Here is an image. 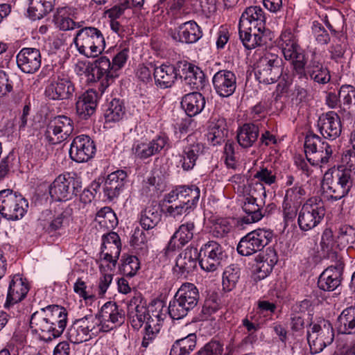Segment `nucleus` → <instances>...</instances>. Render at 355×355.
Listing matches in <instances>:
<instances>
[{
	"mask_svg": "<svg viewBox=\"0 0 355 355\" xmlns=\"http://www.w3.org/2000/svg\"><path fill=\"white\" fill-rule=\"evenodd\" d=\"M282 60L279 58L278 55L272 53H267L261 58H260L255 72L256 77H259L261 75V70L263 68L264 70L269 69L272 65L275 64H281Z\"/></svg>",
	"mask_w": 355,
	"mask_h": 355,
	"instance_id": "0e129e2a",
	"label": "nucleus"
},
{
	"mask_svg": "<svg viewBox=\"0 0 355 355\" xmlns=\"http://www.w3.org/2000/svg\"><path fill=\"white\" fill-rule=\"evenodd\" d=\"M149 233L136 227L130 239V244L136 250H146L149 239Z\"/></svg>",
	"mask_w": 355,
	"mask_h": 355,
	"instance_id": "bf43d9fd",
	"label": "nucleus"
},
{
	"mask_svg": "<svg viewBox=\"0 0 355 355\" xmlns=\"http://www.w3.org/2000/svg\"><path fill=\"white\" fill-rule=\"evenodd\" d=\"M74 91V85L69 78L58 76L49 81L44 94L51 100H65L70 98Z\"/></svg>",
	"mask_w": 355,
	"mask_h": 355,
	"instance_id": "2eb2a0df",
	"label": "nucleus"
},
{
	"mask_svg": "<svg viewBox=\"0 0 355 355\" xmlns=\"http://www.w3.org/2000/svg\"><path fill=\"white\" fill-rule=\"evenodd\" d=\"M166 315V309L162 302L150 304L146 308L139 299H133L128 305V315L132 327L140 329L146 322L142 346L147 347L159 332Z\"/></svg>",
	"mask_w": 355,
	"mask_h": 355,
	"instance_id": "f257e3e1",
	"label": "nucleus"
},
{
	"mask_svg": "<svg viewBox=\"0 0 355 355\" xmlns=\"http://www.w3.org/2000/svg\"><path fill=\"white\" fill-rule=\"evenodd\" d=\"M98 95L94 89H89L80 95L76 103V114L79 119L87 120L94 114Z\"/></svg>",
	"mask_w": 355,
	"mask_h": 355,
	"instance_id": "5701e85b",
	"label": "nucleus"
},
{
	"mask_svg": "<svg viewBox=\"0 0 355 355\" xmlns=\"http://www.w3.org/2000/svg\"><path fill=\"white\" fill-rule=\"evenodd\" d=\"M338 330L342 334H352L355 333V307L345 309L338 319Z\"/></svg>",
	"mask_w": 355,
	"mask_h": 355,
	"instance_id": "ea45409f",
	"label": "nucleus"
},
{
	"mask_svg": "<svg viewBox=\"0 0 355 355\" xmlns=\"http://www.w3.org/2000/svg\"><path fill=\"white\" fill-rule=\"evenodd\" d=\"M266 19L264 12L260 6H250L242 13L239 28L246 30H265Z\"/></svg>",
	"mask_w": 355,
	"mask_h": 355,
	"instance_id": "a211bd4d",
	"label": "nucleus"
},
{
	"mask_svg": "<svg viewBox=\"0 0 355 355\" xmlns=\"http://www.w3.org/2000/svg\"><path fill=\"white\" fill-rule=\"evenodd\" d=\"M318 127L321 135L327 139L334 140L341 133V121L335 112L331 111L322 114L318 121Z\"/></svg>",
	"mask_w": 355,
	"mask_h": 355,
	"instance_id": "aec40b11",
	"label": "nucleus"
},
{
	"mask_svg": "<svg viewBox=\"0 0 355 355\" xmlns=\"http://www.w3.org/2000/svg\"><path fill=\"white\" fill-rule=\"evenodd\" d=\"M28 291L29 286L26 279H23L19 275H14L9 284L3 307L10 310L26 297Z\"/></svg>",
	"mask_w": 355,
	"mask_h": 355,
	"instance_id": "dca6fc26",
	"label": "nucleus"
},
{
	"mask_svg": "<svg viewBox=\"0 0 355 355\" xmlns=\"http://www.w3.org/2000/svg\"><path fill=\"white\" fill-rule=\"evenodd\" d=\"M193 210L190 205H188L184 201L178 205H170L166 209L165 213L167 216L175 218L183 214L187 215Z\"/></svg>",
	"mask_w": 355,
	"mask_h": 355,
	"instance_id": "69168bd1",
	"label": "nucleus"
},
{
	"mask_svg": "<svg viewBox=\"0 0 355 355\" xmlns=\"http://www.w3.org/2000/svg\"><path fill=\"white\" fill-rule=\"evenodd\" d=\"M111 301L107 302L101 307L98 314V320L100 321L99 330L102 332H109L111 330L110 322L111 320Z\"/></svg>",
	"mask_w": 355,
	"mask_h": 355,
	"instance_id": "680f3d73",
	"label": "nucleus"
},
{
	"mask_svg": "<svg viewBox=\"0 0 355 355\" xmlns=\"http://www.w3.org/2000/svg\"><path fill=\"white\" fill-rule=\"evenodd\" d=\"M28 202L21 194L11 189L0 191V214L7 220H18L27 212Z\"/></svg>",
	"mask_w": 355,
	"mask_h": 355,
	"instance_id": "0eeeda50",
	"label": "nucleus"
},
{
	"mask_svg": "<svg viewBox=\"0 0 355 355\" xmlns=\"http://www.w3.org/2000/svg\"><path fill=\"white\" fill-rule=\"evenodd\" d=\"M304 152L306 161L303 159H297L295 163L297 168L306 177L311 175L313 166L327 163L332 155V150L329 144L317 135L306 136L304 142Z\"/></svg>",
	"mask_w": 355,
	"mask_h": 355,
	"instance_id": "20e7f679",
	"label": "nucleus"
},
{
	"mask_svg": "<svg viewBox=\"0 0 355 355\" xmlns=\"http://www.w3.org/2000/svg\"><path fill=\"white\" fill-rule=\"evenodd\" d=\"M92 78L98 85V92L103 95L110 86L111 78V62L106 56H101L95 61V67L92 69Z\"/></svg>",
	"mask_w": 355,
	"mask_h": 355,
	"instance_id": "412c9836",
	"label": "nucleus"
},
{
	"mask_svg": "<svg viewBox=\"0 0 355 355\" xmlns=\"http://www.w3.org/2000/svg\"><path fill=\"white\" fill-rule=\"evenodd\" d=\"M255 271L259 279L266 277L272 270L277 262V257L273 250H267L266 253L259 254L256 258Z\"/></svg>",
	"mask_w": 355,
	"mask_h": 355,
	"instance_id": "c756f323",
	"label": "nucleus"
},
{
	"mask_svg": "<svg viewBox=\"0 0 355 355\" xmlns=\"http://www.w3.org/2000/svg\"><path fill=\"white\" fill-rule=\"evenodd\" d=\"M61 209L60 212H58L53 216L48 225L44 227L48 233L51 234L62 230L69 225L73 214V209L71 206H67L65 208L62 207Z\"/></svg>",
	"mask_w": 355,
	"mask_h": 355,
	"instance_id": "c9c22d12",
	"label": "nucleus"
},
{
	"mask_svg": "<svg viewBox=\"0 0 355 355\" xmlns=\"http://www.w3.org/2000/svg\"><path fill=\"white\" fill-rule=\"evenodd\" d=\"M254 178L257 179L259 183L257 185L262 191V193L264 196H266V191L263 184L270 186L275 184L277 180V177L273 171L267 168H261L254 175Z\"/></svg>",
	"mask_w": 355,
	"mask_h": 355,
	"instance_id": "5fc2aeb1",
	"label": "nucleus"
},
{
	"mask_svg": "<svg viewBox=\"0 0 355 355\" xmlns=\"http://www.w3.org/2000/svg\"><path fill=\"white\" fill-rule=\"evenodd\" d=\"M258 128L252 124H244L237 132V141L239 145L243 148H249L252 146L258 137Z\"/></svg>",
	"mask_w": 355,
	"mask_h": 355,
	"instance_id": "a19ab883",
	"label": "nucleus"
},
{
	"mask_svg": "<svg viewBox=\"0 0 355 355\" xmlns=\"http://www.w3.org/2000/svg\"><path fill=\"white\" fill-rule=\"evenodd\" d=\"M261 75L257 78L260 82L266 84H272L276 82L282 73V69L281 64H275L271 67L266 70H261Z\"/></svg>",
	"mask_w": 355,
	"mask_h": 355,
	"instance_id": "13d9d810",
	"label": "nucleus"
},
{
	"mask_svg": "<svg viewBox=\"0 0 355 355\" xmlns=\"http://www.w3.org/2000/svg\"><path fill=\"white\" fill-rule=\"evenodd\" d=\"M73 129V121L70 117L58 115L49 121L44 137L51 144H60L68 139Z\"/></svg>",
	"mask_w": 355,
	"mask_h": 355,
	"instance_id": "9b49d317",
	"label": "nucleus"
},
{
	"mask_svg": "<svg viewBox=\"0 0 355 355\" xmlns=\"http://www.w3.org/2000/svg\"><path fill=\"white\" fill-rule=\"evenodd\" d=\"M74 43L80 54L87 58L96 57L105 47V40L101 32L94 27H85L79 30Z\"/></svg>",
	"mask_w": 355,
	"mask_h": 355,
	"instance_id": "423d86ee",
	"label": "nucleus"
},
{
	"mask_svg": "<svg viewBox=\"0 0 355 355\" xmlns=\"http://www.w3.org/2000/svg\"><path fill=\"white\" fill-rule=\"evenodd\" d=\"M203 150L204 146L199 142H195L186 146L180 161L182 168L184 171L192 169L196 165L198 157L202 153Z\"/></svg>",
	"mask_w": 355,
	"mask_h": 355,
	"instance_id": "72a5a7b5",
	"label": "nucleus"
},
{
	"mask_svg": "<svg viewBox=\"0 0 355 355\" xmlns=\"http://www.w3.org/2000/svg\"><path fill=\"white\" fill-rule=\"evenodd\" d=\"M273 234L266 229H257L243 237L237 246L238 252L243 256L261 250L272 239Z\"/></svg>",
	"mask_w": 355,
	"mask_h": 355,
	"instance_id": "f8f14e48",
	"label": "nucleus"
},
{
	"mask_svg": "<svg viewBox=\"0 0 355 355\" xmlns=\"http://www.w3.org/2000/svg\"><path fill=\"white\" fill-rule=\"evenodd\" d=\"M320 245L321 250L328 255L331 253H336L337 250H341L338 239L334 236V232L331 227H326L323 230Z\"/></svg>",
	"mask_w": 355,
	"mask_h": 355,
	"instance_id": "a18cd8bd",
	"label": "nucleus"
},
{
	"mask_svg": "<svg viewBox=\"0 0 355 355\" xmlns=\"http://www.w3.org/2000/svg\"><path fill=\"white\" fill-rule=\"evenodd\" d=\"M185 85L191 89H199L203 87L205 76L202 71L191 63H185L182 68Z\"/></svg>",
	"mask_w": 355,
	"mask_h": 355,
	"instance_id": "7c9ffc66",
	"label": "nucleus"
},
{
	"mask_svg": "<svg viewBox=\"0 0 355 355\" xmlns=\"http://www.w3.org/2000/svg\"><path fill=\"white\" fill-rule=\"evenodd\" d=\"M227 135V125L225 119H220L212 123L207 135L208 140L215 146L224 141Z\"/></svg>",
	"mask_w": 355,
	"mask_h": 355,
	"instance_id": "49530a36",
	"label": "nucleus"
},
{
	"mask_svg": "<svg viewBox=\"0 0 355 355\" xmlns=\"http://www.w3.org/2000/svg\"><path fill=\"white\" fill-rule=\"evenodd\" d=\"M202 36L201 29L194 21H189L180 24L172 33L173 40L187 44L196 42Z\"/></svg>",
	"mask_w": 355,
	"mask_h": 355,
	"instance_id": "393cba45",
	"label": "nucleus"
},
{
	"mask_svg": "<svg viewBox=\"0 0 355 355\" xmlns=\"http://www.w3.org/2000/svg\"><path fill=\"white\" fill-rule=\"evenodd\" d=\"M203 150L204 146L199 142H195L186 146L180 161L182 168L184 171L192 169L196 165L198 157L202 153Z\"/></svg>",
	"mask_w": 355,
	"mask_h": 355,
	"instance_id": "473e14b6",
	"label": "nucleus"
},
{
	"mask_svg": "<svg viewBox=\"0 0 355 355\" xmlns=\"http://www.w3.org/2000/svg\"><path fill=\"white\" fill-rule=\"evenodd\" d=\"M198 290L191 283H184L178 289L175 296L184 304L189 310L193 309L198 303Z\"/></svg>",
	"mask_w": 355,
	"mask_h": 355,
	"instance_id": "f704fd0d",
	"label": "nucleus"
},
{
	"mask_svg": "<svg viewBox=\"0 0 355 355\" xmlns=\"http://www.w3.org/2000/svg\"><path fill=\"white\" fill-rule=\"evenodd\" d=\"M308 334H314L317 337L324 340L326 343H332L334 339L333 327L326 320H321L318 323L312 324Z\"/></svg>",
	"mask_w": 355,
	"mask_h": 355,
	"instance_id": "37998d69",
	"label": "nucleus"
},
{
	"mask_svg": "<svg viewBox=\"0 0 355 355\" xmlns=\"http://www.w3.org/2000/svg\"><path fill=\"white\" fill-rule=\"evenodd\" d=\"M96 152L94 141L86 135L76 136L72 141L69 155L73 161L82 163L89 161Z\"/></svg>",
	"mask_w": 355,
	"mask_h": 355,
	"instance_id": "4468645a",
	"label": "nucleus"
},
{
	"mask_svg": "<svg viewBox=\"0 0 355 355\" xmlns=\"http://www.w3.org/2000/svg\"><path fill=\"white\" fill-rule=\"evenodd\" d=\"M181 105L187 114L193 116L202 111L205 105V100L200 93L191 92L182 98Z\"/></svg>",
	"mask_w": 355,
	"mask_h": 355,
	"instance_id": "2f4dec72",
	"label": "nucleus"
},
{
	"mask_svg": "<svg viewBox=\"0 0 355 355\" xmlns=\"http://www.w3.org/2000/svg\"><path fill=\"white\" fill-rule=\"evenodd\" d=\"M212 83L216 92L222 97H229L236 88L235 74L228 70H220L212 78Z\"/></svg>",
	"mask_w": 355,
	"mask_h": 355,
	"instance_id": "6ab92c4d",
	"label": "nucleus"
},
{
	"mask_svg": "<svg viewBox=\"0 0 355 355\" xmlns=\"http://www.w3.org/2000/svg\"><path fill=\"white\" fill-rule=\"evenodd\" d=\"M67 322L66 309L58 305H49L32 314L30 327L41 340L50 342L62 335Z\"/></svg>",
	"mask_w": 355,
	"mask_h": 355,
	"instance_id": "7ed1b4c3",
	"label": "nucleus"
},
{
	"mask_svg": "<svg viewBox=\"0 0 355 355\" xmlns=\"http://www.w3.org/2000/svg\"><path fill=\"white\" fill-rule=\"evenodd\" d=\"M232 187L239 196H243V211L248 214V220L251 223L259 221L263 218L259 205L256 202L254 191L249 189L246 186V179L244 176L236 175L230 179Z\"/></svg>",
	"mask_w": 355,
	"mask_h": 355,
	"instance_id": "6e6552de",
	"label": "nucleus"
},
{
	"mask_svg": "<svg viewBox=\"0 0 355 355\" xmlns=\"http://www.w3.org/2000/svg\"><path fill=\"white\" fill-rule=\"evenodd\" d=\"M223 345L218 341H211L206 344L196 355H223Z\"/></svg>",
	"mask_w": 355,
	"mask_h": 355,
	"instance_id": "338daca9",
	"label": "nucleus"
},
{
	"mask_svg": "<svg viewBox=\"0 0 355 355\" xmlns=\"http://www.w3.org/2000/svg\"><path fill=\"white\" fill-rule=\"evenodd\" d=\"M340 168L327 171L322 182L323 193L335 200L346 196L355 183V153L347 150L343 154Z\"/></svg>",
	"mask_w": 355,
	"mask_h": 355,
	"instance_id": "f03ea898",
	"label": "nucleus"
},
{
	"mask_svg": "<svg viewBox=\"0 0 355 355\" xmlns=\"http://www.w3.org/2000/svg\"><path fill=\"white\" fill-rule=\"evenodd\" d=\"M198 257L202 270L214 272L221 265L225 252L218 243L209 241L201 246L200 252H198Z\"/></svg>",
	"mask_w": 355,
	"mask_h": 355,
	"instance_id": "ddd939ff",
	"label": "nucleus"
},
{
	"mask_svg": "<svg viewBox=\"0 0 355 355\" xmlns=\"http://www.w3.org/2000/svg\"><path fill=\"white\" fill-rule=\"evenodd\" d=\"M325 208L323 202L317 198L308 199L298 213L297 223L302 231L313 230L323 220Z\"/></svg>",
	"mask_w": 355,
	"mask_h": 355,
	"instance_id": "1a4fd4ad",
	"label": "nucleus"
},
{
	"mask_svg": "<svg viewBox=\"0 0 355 355\" xmlns=\"http://www.w3.org/2000/svg\"><path fill=\"white\" fill-rule=\"evenodd\" d=\"M195 225L189 221L182 224L175 232L166 247V252L174 251L188 243L193 237Z\"/></svg>",
	"mask_w": 355,
	"mask_h": 355,
	"instance_id": "a878e982",
	"label": "nucleus"
},
{
	"mask_svg": "<svg viewBox=\"0 0 355 355\" xmlns=\"http://www.w3.org/2000/svg\"><path fill=\"white\" fill-rule=\"evenodd\" d=\"M343 269V264L340 261L326 268L319 277L318 287L324 291H334L340 284Z\"/></svg>",
	"mask_w": 355,
	"mask_h": 355,
	"instance_id": "4be33fe9",
	"label": "nucleus"
},
{
	"mask_svg": "<svg viewBox=\"0 0 355 355\" xmlns=\"http://www.w3.org/2000/svg\"><path fill=\"white\" fill-rule=\"evenodd\" d=\"M198 251L196 248H187L175 259L173 267L174 272L180 275H185L196 266Z\"/></svg>",
	"mask_w": 355,
	"mask_h": 355,
	"instance_id": "cd10ccee",
	"label": "nucleus"
},
{
	"mask_svg": "<svg viewBox=\"0 0 355 355\" xmlns=\"http://www.w3.org/2000/svg\"><path fill=\"white\" fill-rule=\"evenodd\" d=\"M71 8L69 7L58 8L56 13L54 15V21L60 29L63 31H68L73 29L76 24L69 17V13Z\"/></svg>",
	"mask_w": 355,
	"mask_h": 355,
	"instance_id": "3c124183",
	"label": "nucleus"
},
{
	"mask_svg": "<svg viewBox=\"0 0 355 355\" xmlns=\"http://www.w3.org/2000/svg\"><path fill=\"white\" fill-rule=\"evenodd\" d=\"M55 0H29L28 16L32 19H40L51 12Z\"/></svg>",
	"mask_w": 355,
	"mask_h": 355,
	"instance_id": "4c0bfd02",
	"label": "nucleus"
},
{
	"mask_svg": "<svg viewBox=\"0 0 355 355\" xmlns=\"http://www.w3.org/2000/svg\"><path fill=\"white\" fill-rule=\"evenodd\" d=\"M126 178L127 174L123 170L112 172V189L114 190V195H119L123 189Z\"/></svg>",
	"mask_w": 355,
	"mask_h": 355,
	"instance_id": "774afa93",
	"label": "nucleus"
},
{
	"mask_svg": "<svg viewBox=\"0 0 355 355\" xmlns=\"http://www.w3.org/2000/svg\"><path fill=\"white\" fill-rule=\"evenodd\" d=\"M284 58L292 61L293 69L300 76L305 75V57L297 44L296 37L291 29H285L277 40Z\"/></svg>",
	"mask_w": 355,
	"mask_h": 355,
	"instance_id": "39448f33",
	"label": "nucleus"
},
{
	"mask_svg": "<svg viewBox=\"0 0 355 355\" xmlns=\"http://www.w3.org/2000/svg\"><path fill=\"white\" fill-rule=\"evenodd\" d=\"M164 308L166 311L168 310V314L174 320L182 318L187 315L189 311L187 307L185 306L184 304L180 302L175 295V299L170 302L168 309L165 306Z\"/></svg>",
	"mask_w": 355,
	"mask_h": 355,
	"instance_id": "052dcab7",
	"label": "nucleus"
},
{
	"mask_svg": "<svg viewBox=\"0 0 355 355\" xmlns=\"http://www.w3.org/2000/svg\"><path fill=\"white\" fill-rule=\"evenodd\" d=\"M153 75L156 85L162 89L171 87L177 78L175 67L170 64L156 67L153 69Z\"/></svg>",
	"mask_w": 355,
	"mask_h": 355,
	"instance_id": "c85d7f7f",
	"label": "nucleus"
},
{
	"mask_svg": "<svg viewBox=\"0 0 355 355\" xmlns=\"http://www.w3.org/2000/svg\"><path fill=\"white\" fill-rule=\"evenodd\" d=\"M208 227L213 236L223 238L230 231L231 225L226 218L213 217L209 220Z\"/></svg>",
	"mask_w": 355,
	"mask_h": 355,
	"instance_id": "8fccbe9b",
	"label": "nucleus"
},
{
	"mask_svg": "<svg viewBox=\"0 0 355 355\" xmlns=\"http://www.w3.org/2000/svg\"><path fill=\"white\" fill-rule=\"evenodd\" d=\"M306 191L298 184L287 189L283 201L301 206L304 200Z\"/></svg>",
	"mask_w": 355,
	"mask_h": 355,
	"instance_id": "6e6d98bb",
	"label": "nucleus"
},
{
	"mask_svg": "<svg viewBox=\"0 0 355 355\" xmlns=\"http://www.w3.org/2000/svg\"><path fill=\"white\" fill-rule=\"evenodd\" d=\"M180 192L182 200L187 199L184 202L194 209L200 198V188L196 185L180 186Z\"/></svg>",
	"mask_w": 355,
	"mask_h": 355,
	"instance_id": "864d4df0",
	"label": "nucleus"
},
{
	"mask_svg": "<svg viewBox=\"0 0 355 355\" xmlns=\"http://www.w3.org/2000/svg\"><path fill=\"white\" fill-rule=\"evenodd\" d=\"M92 324L87 318L76 320L69 327L67 331V337L73 343H81L88 340L92 331Z\"/></svg>",
	"mask_w": 355,
	"mask_h": 355,
	"instance_id": "bb28decb",
	"label": "nucleus"
},
{
	"mask_svg": "<svg viewBox=\"0 0 355 355\" xmlns=\"http://www.w3.org/2000/svg\"><path fill=\"white\" fill-rule=\"evenodd\" d=\"M168 144L165 136H157L148 143L137 142L132 146V152L140 159H146L159 153Z\"/></svg>",
	"mask_w": 355,
	"mask_h": 355,
	"instance_id": "b1692460",
	"label": "nucleus"
},
{
	"mask_svg": "<svg viewBox=\"0 0 355 355\" xmlns=\"http://www.w3.org/2000/svg\"><path fill=\"white\" fill-rule=\"evenodd\" d=\"M82 185L76 174L60 175L49 186L51 197L58 201L68 200L80 193Z\"/></svg>",
	"mask_w": 355,
	"mask_h": 355,
	"instance_id": "9d476101",
	"label": "nucleus"
},
{
	"mask_svg": "<svg viewBox=\"0 0 355 355\" xmlns=\"http://www.w3.org/2000/svg\"><path fill=\"white\" fill-rule=\"evenodd\" d=\"M161 220V214L157 206L151 205L141 212L140 224L145 230H152Z\"/></svg>",
	"mask_w": 355,
	"mask_h": 355,
	"instance_id": "c03bdc74",
	"label": "nucleus"
},
{
	"mask_svg": "<svg viewBox=\"0 0 355 355\" xmlns=\"http://www.w3.org/2000/svg\"><path fill=\"white\" fill-rule=\"evenodd\" d=\"M277 306L274 302L265 299L259 300L256 306L252 311L264 324L270 320L275 312Z\"/></svg>",
	"mask_w": 355,
	"mask_h": 355,
	"instance_id": "de8ad7c7",
	"label": "nucleus"
},
{
	"mask_svg": "<svg viewBox=\"0 0 355 355\" xmlns=\"http://www.w3.org/2000/svg\"><path fill=\"white\" fill-rule=\"evenodd\" d=\"M240 38L246 49H252L263 43V36L264 30L252 29L243 31L239 28Z\"/></svg>",
	"mask_w": 355,
	"mask_h": 355,
	"instance_id": "79ce46f5",
	"label": "nucleus"
},
{
	"mask_svg": "<svg viewBox=\"0 0 355 355\" xmlns=\"http://www.w3.org/2000/svg\"><path fill=\"white\" fill-rule=\"evenodd\" d=\"M196 345V336L190 334L187 336L177 340L172 345L169 355H189Z\"/></svg>",
	"mask_w": 355,
	"mask_h": 355,
	"instance_id": "58836bf2",
	"label": "nucleus"
},
{
	"mask_svg": "<svg viewBox=\"0 0 355 355\" xmlns=\"http://www.w3.org/2000/svg\"><path fill=\"white\" fill-rule=\"evenodd\" d=\"M300 207V205H296L295 204L288 203L284 201L282 202V211L284 227H286L288 226L290 223L294 221Z\"/></svg>",
	"mask_w": 355,
	"mask_h": 355,
	"instance_id": "e2e57ef3",
	"label": "nucleus"
},
{
	"mask_svg": "<svg viewBox=\"0 0 355 355\" xmlns=\"http://www.w3.org/2000/svg\"><path fill=\"white\" fill-rule=\"evenodd\" d=\"M337 239L341 249L347 245L352 247L355 244V230L350 226L343 225L338 230Z\"/></svg>",
	"mask_w": 355,
	"mask_h": 355,
	"instance_id": "4d7b16f0",
	"label": "nucleus"
},
{
	"mask_svg": "<svg viewBox=\"0 0 355 355\" xmlns=\"http://www.w3.org/2000/svg\"><path fill=\"white\" fill-rule=\"evenodd\" d=\"M240 277L239 268L234 265L225 268L222 276L223 290L226 292L232 291L236 286Z\"/></svg>",
	"mask_w": 355,
	"mask_h": 355,
	"instance_id": "09e8293b",
	"label": "nucleus"
},
{
	"mask_svg": "<svg viewBox=\"0 0 355 355\" xmlns=\"http://www.w3.org/2000/svg\"><path fill=\"white\" fill-rule=\"evenodd\" d=\"M306 73L318 83L325 84L330 80L329 70L320 63L315 55L311 60L309 64L306 67V69H305L304 76H306ZM299 76L300 77H304V76Z\"/></svg>",
	"mask_w": 355,
	"mask_h": 355,
	"instance_id": "e433bc0d",
	"label": "nucleus"
},
{
	"mask_svg": "<svg viewBox=\"0 0 355 355\" xmlns=\"http://www.w3.org/2000/svg\"><path fill=\"white\" fill-rule=\"evenodd\" d=\"M40 51L36 48H23L17 55L18 67L24 73H34L41 66Z\"/></svg>",
	"mask_w": 355,
	"mask_h": 355,
	"instance_id": "f3484780",
	"label": "nucleus"
},
{
	"mask_svg": "<svg viewBox=\"0 0 355 355\" xmlns=\"http://www.w3.org/2000/svg\"><path fill=\"white\" fill-rule=\"evenodd\" d=\"M140 268V262L136 256L126 255L122 257L119 270L128 277L135 276Z\"/></svg>",
	"mask_w": 355,
	"mask_h": 355,
	"instance_id": "603ef678",
	"label": "nucleus"
}]
</instances>
